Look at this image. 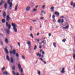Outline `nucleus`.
<instances>
[{"label": "nucleus", "instance_id": "f704fd0d", "mask_svg": "<svg viewBox=\"0 0 75 75\" xmlns=\"http://www.w3.org/2000/svg\"><path fill=\"white\" fill-rule=\"evenodd\" d=\"M73 59H75V53L73 54Z\"/></svg>", "mask_w": 75, "mask_h": 75}, {"label": "nucleus", "instance_id": "3c124183", "mask_svg": "<svg viewBox=\"0 0 75 75\" xmlns=\"http://www.w3.org/2000/svg\"><path fill=\"white\" fill-rule=\"evenodd\" d=\"M32 21H33L34 22H37V21L35 20H32Z\"/></svg>", "mask_w": 75, "mask_h": 75}, {"label": "nucleus", "instance_id": "6e6d98bb", "mask_svg": "<svg viewBox=\"0 0 75 75\" xmlns=\"http://www.w3.org/2000/svg\"><path fill=\"white\" fill-rule=\"evenodd\" d=\"M73 6V7H75V3Z\"/></svg>", "mask_w": 75, "mask_h": 75}, {"label": "nucleus", "instance_id": "5fc2aeb1", "mask_svg": "<svg viewBox=\"0 0 75 75\" xmlns=\"http://www.w3.org/2000/svg\"><path fill=\"white\" fill-rule=\"evenodd\" d=\"M49 37H50V36H51V33H50L49 34Z\"/></svg>", "mask_w": 75, "mask_h": 75}, {"label": "nucleus", "instance_id": "f8f14e48", "mask_svg": "<svg viewBox=\"0 0 75 75\" xmlns=\"http://www.w3.org/2000/svg\"><path fill=\"white\" fill-rule=\"evenodd\" d=\"M1 3L2 4H3V3H6V1H5V0H4V1L1 0Z\"/></svg>", "mask_w": 75, "mask_h": 75}, {"label": "nucleus", "instance_id": "de8ad7c7", "mask_svg": "<svg viewBox=\"0 0 75 75\" xmlns=\"http://www.w3.org/2000/svg\"><path fill=\"white\" fill-rule=\"evenodd\" d=\"M44 18V17H41V18H40V20H43Z\"/></svg>", "mask_w": 75, "mask_h": 75}, {"label": "nucleus", "instance_id": "cd10ccee", "mask_svg": "<svg viewBox=\"0 0 75 75\" xmlns=\"http://www.w3.org/2000/svg\"><path fill=\"white\" fill-rule=\"evenodd\" d=\"M16 57H17V58H18L19 57V55L18 54V53H17L16 54Z\"/></svg>", "mask_w": 75, "mask_h": 75}, {"label": "nucleus", "instance_id": "864d4df0", "mask_svg": "<svg viewBox=\"0 0 75 75\" xmlns=\"http://www.w3.org/2000/svg\"><path fill=\"white\" fill-rule=\"evenodd\" d=\"M43 62H44V64H46V63H47V62H46L45 61H43Z\"/></svg>", "mask_w": 75, "mask_h": 75}, {"label": "nucleus", "instance_id": "603ef678", "mask_svg": "<svg viewBox=\"0 0 75 75\" xmlns=\"http://www.w3.org/2000/svg\"><path fill=\"white\" fill-rule=\"evenodd\" d=\"M1 45H3V42H1Z\"/></svg>", "mask_w": 75, "mask_h": 75}, {"label": "nucleus", "instance_id": "a211bd4d", "mask_svg": "<svg viewBox=\"0 0 75 75\" xmlns=\"http://www.w3.org/2000/svg\"><path fill=\"white\" fill-rule=\"evenodd\" d=\"M6 59L8 61H10V58H9V57H8V56H6Z\"/></svg>", "mask_w": 75, "mask_h": 75}, {"label": "nucleus", "instance_id": "9d476101", "mask_svg": "<svg viewBox=\"0 0 75 75\" xmlns=\"http://www.w3.org/2000/svg\"><path fill=\"white\" fill-rule=\"evenodd\" d=\"M1 22L2 23H5L6 22V20L4 19H3L2 20Z\"/></svg>", "mask_w": 75, "mask_h": 75}, {"label": "nucleus", "instance_id": "dca6fc26", "mask_svg": "<svg viewBox=\"0 0 75 75\" xmlns=\"http://www.w3.org/2000/svg\"><path fill=\"white\" fill-rule=\"evenodd\" d=\"M36 55L37 56H39L40 57H41V54H40L39 53H37Z\"/></svg>", "mask_w": 75, "mask_h": 75}, {"label": "nucleus", "instance_id": "e433bc0d", "mask_svg": "<svg viewBox=\"0 0 75 75\" xmlns=\"http://www.w3.org/2000/svg\"><path fill=\"white\" fill-rule=\"evenodd\" d=\"M30 35L33 38H34V37H33V34H32L31 33L30 34Z\"/></svg>", "mask_w": 75, "mask_h": 75}, {"label": "nucleus", "instance_id": "473e14b6", "mask_svg": "<svg viewBox=\"0 0 75 75\" xmlns=\"http://www.w3.org/2000/svg\"><path fill=\"white\" fill-rule=\"evenodd\" d=\"M31 6H33V5H34V3L32 2H31Z\"/></svg>", "mask_w": 75, "mask_h": 75}, {"label": "nucleus", "instance_id": "c03bdc74", "mask_svg": "<svg viewBox=\"0 0 75 75\" xmlns=\"http://www.w3.org/2000/svg\"><path fill=\"white\" fill-rule=\"evenodd\" d=\"M28 47L29 48H31V45H29Z\"/></svg>", "mask_w": 75, "mask_h": 75}, {"label": "nucleus", "instance_id": "49530a36", "mask_svg": "<svg viewBox=\"0 0 75 75\" xmlns=\"http://www.w3.org/2000/svg\"><path fill=\"white\" fill-rule=\"evenodd\" d=\"M18 44L19 45V47H20V43L18 42Z\"/></svg>", "mask_w": 75, "mask_h": 75}, {"label": "nucleus", "instance_id": "e2e57ef3", "mask_svg": "<svg viewBox=\"0 0 75 75\" xmlns=\"http://www.w3.org/2000/svg\"><path fill=\"white\" fill-rule=\"evenodd\" d=\"M39 33H38V34L37 35L38 36V35H39Z\"/></svg>", "mask_w": 75, "mask_h": 75}, {"label": "nucleus", "instance_id": "58836bf2", "mask_svg": "<svg viewBox=\"0 0 75 75\" xmlns=\"http://www.w3.org/2000/svg\"><path fill=\"white\" fill-rule=\"evenodd\" d=\"M58 23H61V19H59V20L58 21Z\"/></svg>", "mask_w": 75, "mask_h": 75}, {"label": "nucleus", "instance_id": "393cba45", "mask_svg": "<svg viewBox=\"0 0 75 75\" xmlns=\"http://www.w3.org/2000/svg\"><path fill=\"white\" fill-rule=\"evenodd\" d=\"M27 44L28 45H31V42L30 41H29L28 42Z\"/></svg>", "mask_w": 75, "mask_h": 75}, {"label": "nucleus", "instance_id": "052dcab7", "mask_svg": "<svg viewBox=\"0 0 75 75\" xmlns=\"http://www.w3.org/2000/svg\"><path fill=\"white\" fill-rule=\"evenodd\" d=\"M53 21H54V22H55L56 21L55 20V19H53Z\"/></svg>", "mask_w": 75, "mask_h": 75}, {"label": "nucleus", "instance_id": "20e7f679", "mask_svg": "<svg viewBox=\"0 0 75 75\" xmlns=\"http://www.w3.org/2000/svg\"><path fill=\"white\" fill-rule=\"evenodd\" d=\"M6 25L7 27H8V29L10 30L11 28V25L10 24L8 25V22H7L6 23Z\"/></svg>", "mask_w": 75, "mask_h": 75}, {"label": "nucleus", "instance_id": "c85d7f7f", "mask_svg": "<svg viewBox=\"0 0 75 75\" xmlns=\"http://www.w3.org/2000/svg\"><path fill=\"white\" fill-rule=\"evenodd\" d=\"M68 27H69V25H67L66 27L64 28V29H67V28H68Z\"/></svg>", "mask_w": 75, "mask_h": 75}, {"label": "nucleus", "instance_id": "a18cd8bd", "mask_svg": "<svg viewBox=\"0 0 75 75\" xmlns=\"http://www.w3.org/2000/svg\"><path fill=\"white\" fill-rule=\"evenodd\" d=\"M13 53V51H10V53L11 54H12Z\"/></svg>", "mask_w": 75, "mask_h": 75}, {"label": "nucleus", "instance_id": "774afa93", "mask_svg": "<svg viewBox=\"0 0 75 75\" xmlns=\"http://www.w3.org/2000/svg\"><path fill=\"white\" fill-rule=\"evenodd\" d=\"M39 48H41V46H39Z\"/></svg>", "mask_w": 75, "mask_h": 75}, {"label": "nucleus", "instance_id": "1a4fd4ad", "mask_svg": "<svg viewBox=\"0 0 75 75\" xmlns=\"http://www.w3.org/2000/svg\"><path fill=\"white\" fill-rule=\"evenodd\" d=\"M4 8L5 9H6L7 8V4H6L4 5Z\"/></svg>", "mask_w": 75, "mask_h": 75}, {"label": "nucleus", "instance_id": "ea45409f", "mask_svg": "<svg viewBox=\"0 0 75 75\" xmlns=\"http://www.w3.org/2000/svg\"><path fill=\"white\" fill-rule=\"evenodd\" d=\"M55 15H53L52 16V18H54V19H55Z\"/></svg>", "mask_w": 75, "mask_h": 75}, {"label": "nucleus", "instance_id": "7ed1b4c3", "mask_svg": "<svg viewBox=\"0 0 75 75\" xmlns=\"http://www.w3.org/2000/svg\"><path fill=\"white\" fill-rule=\"evenodd\" d=\"M6 21H9L11 20V18L10 17L9 15H8L6 16Z\"/></svg>", "mask_w": 75, "mask_h": 75}, {"label": "nucleus", "instance_id": "4d7b16f0", "mask_svg": "<svg viewBox=\"0 0 75 75\" xmlns=\"http://www.w3.org/2000/svg\"><path fill=\"white\" fill-rule=\"evenodd\" d=\"M42 54H45V52L44 51L42 52Z\"/></svg>", "mask_w": 75, "mask_h": 75}, {"label": "nucleus", "instance_id": "2f4dec72", "mask_svg": "<svg viewBox=\"0 0 75 75\" xmlns=\"http://www.w3.org/2000/svg\"><path fill=\"white\" fill-rule=\"evenodd\" d=\"M13 54L14 55H15V54H16V50H13Z\"/></svg>", "mask_w": 75, "mask_h": 75}, {"label": "nucleus", "instance_id": "aec40b11", "mask_svg": "<svg viewBox=\"0 0 75 75\" xmlns=\"http://www.w3.org/2000/svg\"><path fill=\"white\" fill-rule=\"evenodd\" d=\"M42 43H44V44H46V40H44L42 41Z\"/></svg>", "mask_w": 75, "mask_h": 75}, {"label": "nucleus", "instance_id": "79ce46f5", "mask_svg": "<svg viewBox=\"0 0 75 75\" xmlns=\"http://www.w3.org/2000/svg\"><path fill=\"white\" fill-rule=\"evenodd\" d=\"M5 69V67H4L2 69V71H4Z\"/></svg>", "mask_w": 75, "mask_h": 75}, {"label": "nucleus", "instance_id": "c9c22d12", "mask_svg": "<svg viewBox=\"0 0 75 75\" xmlns=\"http://www.w3.org/2000/svg\"><path fill=\"white\" fill-rule=\"evenodd\" d=\"M13 74L14 75H16V72L14 71H13Z\"/></svg>", "mask_w": 75, "mask_h": 75}, {"label": "nucleus", "instance_id": "a19ab883", "mask_svg": "<svg viewBox=\"0 0 75 75\" xmlns=\"http://www.w3.org/2000/svg\"><path fill=\"white\" fill-rule=\"evenodd\" d=\"M22 58L23 59H25V57L24 56H22Z\"/></svg>", "mask_w": 75, "mask_h": 75}, {"label": "nucleus", "instance_id": "8fccbe9b", "mask_svg": "<svg viewBox=\"0 0 75 75\" xmlns=\"http://www.w3.org/2000/svg\"><path fill=\"white\" fill-rule=\"evenodd\" d=\"M65 41H66V39H64L63 40H62L63 42H65Z\"/></svg>", "mask_w": 75, "mask_h": 75}, {"label": "nucleus", "instance_id": "4c0bfd02", "mask_svg": "<svg viewBox=\"0 0 75 75\" xmlns=\"http://www.w3.org/2000/svg\"><path fill=\"white\" fill-rule=\"evenodd\" d=\"M30 31H32V30H33V27H32L31 26H30Z\"/></svg>", "mask_w": 75, "mask_h": 75}, {"label": "nucleus", "instance_id": "412c9836", "mask_svg": "<svg viewBox=\"0 0 75 75\" xmlns=\"http://www.w3.org/2000/svg\"><path fill=\"white\" fill-rule=\"evenodd\" d=\"M5 51L6 53L8 54V50H7V48H5Z\"/></svg>", "mask_w": 75, "mask_h": 75}, {"label": "nucleus", "instance_id": "0eeeda50", "mask_svg": "<svg viewBox=\"0 0 75 75\" xmlns=\"http://www.w3.org/2000/svg\"><path fill=\"white\" fill-rule=\"evenodd\" d=\"M18 4L16 5L15 8V11H17V8L18 7Z\"/></svg>", "mask_w": 75, "mask_h": 75}, {"label": "nucleus", "instance_id": "680f3d73", "mask_svg": "<svg viewBox=\"0 0 75 75\" xmlns=\"http://www.w3.org/2000/svg\"><path fill=\"white\" fill-rule=\"evenodd\" d=\"M16 75H19V74L17 72V74Z\"/></svg>", "mask_w": 75, "mask_h": 75}, {"label": "nucleus", "instance_id": "39448f33", "mask_svg": "<svg viewBox=\"0 0 75 75\" xmlns=\"http://www.w3.org/2000/svg\"><path fill=\"white\" fill-rule=\"evenodd\" d=\"M31 10V6H28L26 8V10L27 11H30Z\"/></svg>", "mask_w": 75, "mask_h": 75}, {"label": "nucleus", "instance_id": "37998d69", "mask_svg": "<svg viewBox=\"0 0 75 75\" xmlns=\"http://www.w3.org/2000/svg\"><path fill=\"white\" fill-rule=\"evenodd\" d=\"M45 7V5H44L42 6V8L44 9V8Z\"/></svg>", "mask_w": 75, "mask_h": 75}, {"label": "nucleus", "instance_id": "bb28decb", "mask_svg": "<svg viewBox=\"0 0 75 75\" xmlns=\"http://www.w3.org/2000/svg\"><path fill=\"white\" fill-rule=\"evenodd\" d=\"M70 4L71 6H73V4H74V2H73V1H71V2Z\"/></svg>", "mask_w": 75, "mask_h": 75}, {"label": "nucleus", "instance_id": "72a5a7b5", "mask_svg": "<svg viewBox=\"0 0 75 75\" xmlns=\"http://www.w3.org/2000/svg\"><path fill=\"white\" fill-rule=\"evenodd\" d=\"M37 10V9H34L33 10V11H34V12H35V11H36Z\"/></svg>", "mask_w": 75, "mask_h": 75}, {"label": "nucleus", "instance_id": "c756f323", "mask_svg": "<svg viewBox=\"0 0 75 75\" xmlns=\"http://www.w3.org/2000/svg\"><path fill=\"white\" fill-rule=\"evenodd\" d=\"M3 74H8V73L7 72V71H5L3 73Z\"/></svg>", "mask_w": 75, "mask_h": 75}, {"label": "nucleus", "instance_id": "6e6552de", "mask_svg": "<svg viewBox=\"0 0 75 75\" xmlns=\"http://www.w3.org/2000/svg\"><path fill=\"white\" fill-rule=\"evenodd\" d=\"M3 16L4 18H5L6 17V12H5L4 11L3 13Z\"/></svg>", "mask_w": 75, "mask_h": 75}, {"label": "nucleus", "instance_id": "f03ea898", "mask_svg": "<svg viewBox=\"0 0 75 75\" xmlns=\"http://www.w3.org/2000/svg\"><path fill=\"white\" fill-rule=\"evenodd\" d=\"M18 67L19 69H21L20 71L22 73L23 72V69L21 68V65L20 64H18Z\"/></svg>", "mask_w": 75, "mask_h": 75}, {"label": "nucleus", "instance_id": "6ab92c4d", "mask_svg": "<svg viewBox=\"0 0 75 75\" xmlns=\"http://www.w3.org/2000/svg\"><path fill=\"white\" fill-rule=\"evenodd\" d=\"M5 42L6 43V44H8V39L7 38H6L5 40Z\"/></svg>", "mask_w": 75, "mask_h": 75}, {"label": "nucleus", "instance_id": "b1692460", "mask_svg": "<svg viewBox=\"0 0 75 75\" xmlns=\"http://www.w3.org/2000/svg\"><path fill=\"white\" fill-rule=\"evenodd\" d=\"M7 3H8V4H9V5H10V4H11V3H11H11L10 2V0H8Z\"/></svg>", "mask_w": 75, "mask_h": 75}, {"label": "nucleus", "instance_id": "338daca9", "mask_svg": "<svg viewBox=\"0 0 75 75\" xmlns=\"http://www.w3.org/2000/svg\"><path fill=\"white\" fill-rule=\"evenodd\" d=\"M37 41L38 42V41H40V40H39V39H37Z\"/></svg>", "mask_w": 75, "mask_h": 75}, {"label": "nucleus", "instance_id": "7c9ffc66", "mask_svg": "<svg viewBox=\"0 0 75 75\" xmlns=\"http://www.w3.org/2000/svg\"><path fill=\"white\" fill-rule=\"evenodd\" d=\"M53 45H54V47H56V43H55V42H54L53 43Z\"/></svg>", "mask_w": 75, "mask_h": 75}, {"label": "nucleus", "instance_id": "4be33fe9", "mask_svg": "<svg viewBox=\"0 0 75 75\" xmlns=\"http://www.w3.org/2000/svg\"><path fill=\"white\" fill-rule=\"evenodd\" d=\"M37 48V45H35L34 46V50H36V49Z\"/></svg>", "mask_w": 75, "mask_h": 75}, {"label": "nucleus", "instance_id": "09e8293b", "mask_svg": "<svg viewBox=\"0 0 75 75\" xmlns=\"http://www.w3.org/2000/svg\"><path fill=\"white\" fill-rule=\"evenodd\" d=\"M40 59L41 61H42V62H43V61H44L42 59V58H40Z\"/></svg>", "mask_w": 75, "mask_h": 75}, {"label": "nucleus", "instance_id": "13d9d810", "mask_svg": "<svg viewBox=\"0 0 75 75\" xmlns=\"http://www.w3.org/2000/svg\"><path fill=\"white\" fill-rule=\"evenodd\" d=\"M62 23H64V19H62Z\"/></svg>", "mask_w": 75, "mask_h": 75}, {"label": "nucleus", "instance_id": "bf43d9fd", "mask_svg": "<svg viewBox=\"0 0 75 75\" xmlns=\"http://www.w3.org/2000/svg\"><path fill=\"white\" fill-rule=\"evenodd\" d=\"M41 56L42 57V58H44V55H41Z\"/></svg>", "mask_w": 75, "mask_h": 75}, {"label": "nucleus", "instance_id": "9b49d317", "mask_svg": "<svg viewBox=\"0 0 75 75\" xmlns=\"http://www.w3.org/2000/svg\"><path fill=\"white\" fill-rule=\"evenodd\" d=\"M51 10L52 11H54V6H52L51 7V8H50Z\"/></svg>", "mask_w": 75, "mask_h": 75}, {"label": "nucleus", "instance_id": "ddd939ff", "mask_svg": "<svg viewBox=\"0 0 75 75\" xmlns=\"http://www.w3.org/2000/svg\"><path fill=\"white\" fill-rule=\"evenodd\" d=\"M11 62H12V64H13V63L14 62V61L13 60V57H11Z\"/></svg>", "mask_w": 75, "mask_h": 75}, {"label": "nucleus", "instance_id": "a878e982", "mask_svg": "<svg viewBox=\"0 0 75 75\" xmlns=\"http://www.w3.org/2000/svg\"><path fill=\"white\" fill-rule=\"evenodd\" d=\"M38 73L39 75H41V72L40 71H38Z\"/></svg>", "mask_w": 75, "mask_h": 75}, {"label": "nucleus", "instance_id": "2eb2a0df", "mask_svg": "<svg viewBox=\"0 0 75 75\" xmlns=\"http://www.w3.org/2000/svg\"><path fill=\"white\" fill-rule=\"evenodd\" d=\"M55 15H57L58 16L59 15V12H55L54 13Z\"/></svg>", "mask_w": 75, "mask_h": 75}, {"label": "nucleus", "instance_id": "69168bd1", "mask_svg": "<svg viewBox=\"0 0 75 75\" xmlns=\"http://www.w3.org/2000/svg\"><path fill=\"white\" fill-rule=\"evenodd\" d=\"M63 17H64V16H61L60 17V18H63Z\"/></svg>", "mask_w": 75, "mask_h": 75}, {"label": "nucleus", "instance_id": "4468645a", "mask_svg": "<svg viewBox=\"0 0 75 75\" xmlns=\"http://www.w3.org/2000/svg\"><path fill=\"white\" fill-rule=\"evenodd\" d=\"M64 70H65V68H63L62 69V71L61 72V73H65V71H64Z\"/></svg>", "mask_w": 75, "mask_h": 75}, {"label": "nucleus", "instance_id": "5701e85b", "mask_svg": "<svg viewBox=\"0 0 75 75\" xmlns=\"http://www.w3.org/2000/svg\"><path fill=\"white\" fill-rule=\"evenodd\" d=\"M6 32L7 34H8L9 33H10V30L8 29H7L6 30Z\"/></svg>", "mask_w": 75, "mask_h": 75}, {"label": "nucleus", "instance_id": "f257e3e1", "mask_svg": "<svg viewBox=\"0 0 75 75\" xmlns=\"http://www.w3.org/2000/svg\"><path fill=\"white\" fill-rule=\"evenodd\" d=\"M12 26H13V29L14 30V32L17 33V25L16 23H12L11 24Z\"/></svg>", "mask_w": 75, "mask_h": 75}, {"label": "nucleus", "instance_id": "423d86ee", "mask_svg": "<svg viewBox=\"0 0 75 75\" xmlns=\"http://www.w3.org/2000/svg\"><path fill=\"white\" fill-rule=\"evenodd\" d=\"M9 8L10 10H11L12 9V7H13V4L12 3H11L9 5Z\"/></svg>", "mask_w": 75, "mask_h": 75}, {"label": "nucleus", "instance_id": "f3484780", "mask_svg": "<svg viewBox=\"0 0 75 75\" xmlns=\"http://www.w3.org/2000/svg\"><path fill=\"white\" fill-rule=\"evenodd\" d=\"M12 68L13 70H15V68H16V67L15 66H12Z\"/></svg>", "mask_w": 75, "mask_h": 75}, {"label": "nucleus", "instance_id": "0e129e2a", "mask_svg": "<svg viewBox=\"0 0 75 75\" xmlns=\"http://www.w3.org/2000/svg\"><path fill=\"white\" fill-rule=\"evenodd\" d=\"M1 5H2V4L0 2V6H1Z\"/></svg>", "mask_w": 75, "mask_h": 75}]
</instances>
